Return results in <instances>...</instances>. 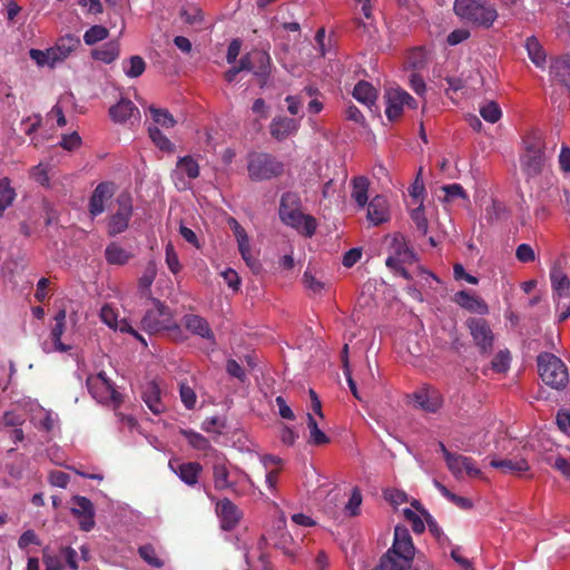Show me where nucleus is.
I'll return each mask as SVG.
<instances>
[{
    "instance_id": "f257e3e1",
    "label": "nucleus",
    "mask_w": 570,
    "mask_h": 570,
    "mask_svg": "<svg viewBox=\"0 0 570 570\" xmlns=\"http://www.w3.org/2000/svg\"><path fill=\"white\" fill-rule=\"evenodd\" d=\"M415 556L412 537L404 525H396L392 547L380 558L373 568L363 570H409Z\"/></svg>"
},
{
    "instance_id": "f03ea898",
    "label": "nucleus",
    "mask_w": 570,
    "mask_h": 570,
    "mask_svg": "<svg viewBox=\"0 0 570 570\" xmlns=\"http://www.w3.org/2000/svg\"><path fill=\"white\" fill-rule=\"evenodd\" d=\"M278 215L282 223L294 228L301 235L312 237L315 234L316 219L312 215L302 212V202L298 194L286 191L282 195Z\"/></svg>"
},
{
    "instance_id": "7ed1b4c3",
    "label": "nucleus",
    "mask_w": 570,
    "mask_h": 570,
    "mask_svg": "<svg viewBox=\"0 0 570 570\" xmlns=\"http://www.w3.org/2000/svg\"><path fill=\"white\" fill-rule=\"evenodd\" d=\"M458 17L476 27L489 29L498 18V11L488 0H455L453 6Z\"/></svg>"
},
{
    "instance_id": "20e7f679",
    "label": "nucleus",
    "mask_w": 570,
    "mask_h": 570,
    "mask_svg": "<svg viewBox=\"0 0 570 570\" xmlns=\"http://www.w3.org/2000/svg\"><path fill=\"white\" fill-rule=\"evenodd\" d=\"M524 150L520 156V167L527 179L538 177L544 167L546 144L541 135L528 134L523 138Z\"/></svg>"
},
{
    "instance_id": "39448f33",
    "label": "nucleus",
    "mask_w": 570,
    "mask_h": 570,
    "mask_svg": "<svg viewBox=\"0 0 570 570\" xmlns=\"http://www.w3.org/2000/svg\"><path fill=\"white\" fill-rule=\"evenodd\" d=\"M538 373L542 382L554 389L563 390L569 383L568 367L557 355L542 352L537 356Z\"/></svg>"
},
{
    "instance_id": "423d86ee",
    "label": "nucleus",
    "mask_w": 570,
    "mask_h": 570,
    "mask_svg": "<svg viewBox=\"0 0 570 570\" xmlns=\"http://www.w3.org/2000/svg\"><path fill=\"white\" fill-rule=\"evenodd\" d=\"M248 176L254 181L269 180L284 171V164L267 153H252L247 161Z\"/></svg>"
},
{
    "instance_id": "0eeeda50",
    "label": "nucleus",
    "mask_w": 570,
    "mask_h": 570,
    "mask_svg": "<svg viewBox=\"0 0 570 570\" xmlns=\"http://www.w3.org/2000/svg\"><path fill=\"white\" fill-rule=\"evenodd\" d=\"M154 308L147 309L141 318V328L149 334L178 331L179 326L174 321L168 306L157 298H153Z\"/></svg>"
},
{
    "instance_id": "6e6552de",
    "label": "nucleus",
    "mask_w": 570,
    "mask_h": 570,
    "mask_svg": "<svg viewBox=\"0 0 570 570\" xmlns=\"http://www.w3.org/2000/svg\"><path fill=\"white\" fill-rule=\"evenodd\" d=\"M87 387L92 397L99 403H112L115 410L122 403V395L115 389L114 383L107 377L105 372L90 375L87 379Z\"/></svg>"
},
{
    "instance_id": "1a4fd4ad",
    "label": "nucleus",
    "mask_w": 570,
    "mask_h": 570,
    "mask_svg": "<svg viewBox=\"0 0 570 570\" xmlns=\"http://www.w3.org/2000/svg\"><path fill=\"white\" fill-rule=\"evenodd\" d=\"M246 63V71H252L257 77L261 88L265 87L271 75L272 59L265 50H252L242 57Z\"/></svg>"
},
{
    "instance_id": "9d476101",
    "label": "nucleus",
    "mask_w": 570,
    "mask_h": 570,
    "mask_svg": "<svg viewBox=\"0 0 570 570\" xmlns=\"http://www.w3.org/2000/svg\"><path fill=\"white\" fill-rule=\"evenodd\" d=\"M118 209L112 214L108 222L109 236H116L128 228L132 216L131 197L128 194H121L117 198Z\"/></svg>"
},
{
    "instance_id": "9b49d317",
    "label": "nucleus",
    "mask_w": 570,
    "mask_h": 570,
    "mask_svg": "<svg viewBox=\"0 0 570 570\" xmlns=\"http://www.w3.org/2000/svg\"><path fill=\"white\" fill-rule=\"evenodd\" d=\"M470 334L481 353H490L493 347L494 335L487 320L470 317L466 321Z\"/></svg>"
},
{
    "instance_id": "f8f14e48",
    "label": "nucleus",
    "mask_w": 570,
    "mask_h": 570,
    "mask_svg": "<svg viewBox=\"0 0 570 570\" xmlns=\"http://www.w3.org/2000/svg\"><path fill=\"white\" fill-rule=\"evenodd\" d=\"M384 98L386 101L385 115L390 121L400 119L403 107L414 102V98L400 88L386 90Z\"/></svg>"
},
{
    "instance_id": "ddd939ff",
    "label": "nucleus",
    "mask_w": 570,
    "mask_h": 570,
    "mask_svg": "<svg viewBox=\"0 0 570 570\" xmlns=\"http://www.w3.org/2000/svg\"><path fill=\"white\" fill-rule=\"evenodd\" d=\"M72 503L71 513L79 520V528L85 532L91 531L96 524L92 502L86 497L75 495Z\"/></svg>"
},
{
    "instance_id": "4468645a",
    "label": "nucleus",
    "mask_w": 570,
    "mask_h": 570,
    "mask_svg": "<svg viewBox=\"0 0 570 570\" xmlns=\"http://www.w3.org/2000/svg\"><path fill=\"white\" fill-rule=\"evenodd\" d=\"M169 469L186 485L194 488L198 484L199 476L203 472V465L199 462H181L178 459H171L168 463Z\"/></svg>"
},
{
    "instance_id": "2eb2a0df",
    "label": "nucleus",
    "mask_w": 570,
    "mask_h": 570,
    "mask_svg": "<svg viewBox=\"0 0 570 570\" xmlns=\"http://www.w3.org/2000/svg\"><path fill=\"white\" fill-rule=\"evenodd\" d=\"M414 261V253L407 246L405 239L401 235L393 237L389 246V256L385 261L387 267H393L400 264H411Z\"/></svg>"
},
{
    "instance_id": "dca6fc26",
    "label": "nucleus",
    "mask_w": 570,
    "mask_h": 570,
    "mask_svg": "<svg viewBox=\"0 0 570 570\" xmlns=\"http://www.w3.org/2000/svg\"><path fill=\"white\" fill-rule=\"evenodd\" d=\"M66 316H67V313H66V309H63V308L59 309L58 313L55 315V317H53L55 325L51 327V331H50V337H51L53 347L50 348L47 345V343H45L42 348L46 353H50L52 351L68 352L70 350L69 345H66L61 342V336L66 328Z\"/></svg>"
},
{
    "instance_id": "f3484780",
    "label": "nucleus",
    "mask_w": 570,
    "mask_h": 570,
    "mask_svg": "<svg viewBox=\"0 0 570 570\" xmlns=\"http://www.w3.org/2000/svg\"><path fill=\"white\" fill-rule=\"evenodd\" d=\"M391 218L387 199L382 195H376L367 205V219L374 226L382 225Z\"/></svg>"
},
{
    "instance_id": "a211bd4d",
    "label": "nucleus",
    "mask_w": 570,
    "mask_h": 570,
    "mask_svg": "<svg viewBox=\"0 0 570 570\" xmlns=\"http://www.w3.org/2000/svg\"><path fill=\"white\" fill-rule=\"evenodd\" d=\"M109 116L114 122L124 124L131 118L139 119L140 111L131 100L121 98L109 108Z\"/></svg>"
},
{
    "instance_id": "6ab92c4d",
    "label": "nucleus",
    "mask_w": 570,
    "mask_h": 570,
    "mask_svg": "<svg viewBox=\"0 0 570 570\" xmlns=\"http://www.w3.org/2000/svg\"><path fill=\"white\" fill-rule=\"evenodd\" d=\"M114 195V185L111 183H100L89 200V213L96 217L105 212V203Z\"/></svg>"
},
{
    "instance_id": "aec40b11",
    "label": "nucleus",
    "mask_w": 570,
    "mask_h": 570,
    "mask_svg": "<svg viewBox=\"0 0 570 570\" xmlns=\"http://www.w3.org/2000/svg\"><path fill=\"white\" fill-rule=\"evenodd\" d=\"M217 514L222 521V528L224 530H232L240 520V511L238 508L227 498L220 500L216 505Z\"/></svg>"
},
{
    "instance_id": "412c9836",
    "label": "nucleus",
    "mask_w": 570,
    "mask_h": 570,
    "mask_svg": "<svg viewBox=\"0 0 570 570\" xmlns=\"http://www.w3.org/2000/svg\"><path fill=\"white\" fill-rule=\"evenodd\" d=\"M550 79L552 82L560 83L562 86H570V55L558 57L551 61Z\"/></svg>"
},
{
    "instance_id": "4be33fe9",
    "label": "nucleus",
    "mask_w": 570,
    "mask_h": 570,
    "mask_svg": "<svg viewBox=\"0 0 570 570\" xmlns=\"http://www.w3.org/2000/svg\"><path fill=\"white\" fill-rule=\"evenodd\" d=\"M298 129V121L288 117H275L269 125V132L273 138L282 141L294 135Z\"/></svg>"
},
{
    "instance_id": "5701e85b",
    "label": "nucleus",
    "mask_w": 570,
    "mask_h": 570,
    "mask_svg": "<svg viewBox=\"0 0 570 570\" xmlns=\"http://www.w3.org/2000/svg\"><path fill=\"white\" fill-rule=\"evenodd\" d=\"M141 397L148 409L156 415L161 414L166 410V405L161 400V392L158 384L154 381L148 382L141 392Z\"/></svg>"
},
{
    "instance_id": "b1692460",
    "label": "nucleus",
    "mask_w": 570,
    "mask_h": 570,
    "mask_svg": "<svg viewBox=\"0 0 570 570\" xmlns=\"http://www.w3.org/2000/svg\"><path fill=\"white\" fill-rule=\"evenodd\" d=\"M100 318L110 328L130 333L146 345L145 340L127 322L121 321L120 323H118L117 314L110 306H102L100 311Z\"/></svg>"
},
{
    "instance_id": "393cba45",
    "label": "nucleus",
    "mask_w": 570,
    "mask_h": 570,
    "mask_svg": "<svg viewBox=\"0 0 570 570\" xmlns=\"http://www.w3.org/2000/svg\"><path fill=\"white\" fill-rule=\"evenodd\" d=\"M490 465L501 470L505 474L512 475H521L530 469L525 459H493L491 460Z\"/></svg>"
},
{
    "instance_id": "a878e982",
    "label": "nucleus",
    "mask_w": 570,
    "mask_h": 570,
    "mask_svg": "<svg viewBox=\"0 0 570 570\" xmlns=\"http://www.w3.org/2000/svg\"><path fill=\"white\" fill-rule=\"evenodd\" d=\"M184 325L188 331H190L195 335H198L207 340L214 338V334L213 331L210 330L208 322L199 315H185Z\"/></svg>"
},
{
    "instance_id": "bb28decb",
    "label": "nucleus",
    "mask_w": 570,
    "mask_h": 570,
    "mask_svg": "<svg viewBox=\"0 0 570 570\" xmlns=\"http://www.w3.org/2000/svg\"><path fill=\"white\" fill-rule=\"evenodd\" d=\"M550 282L554 294L559 297L569 296L570 279L561 266L553 265L551 267Z\"/></svg>"
},
{
    "instance_id": "cd10ccee",
    "label": "nucleus",
    "mask_w": 570,
    "mask_h": 570,
    "mask_svg": "<svg viewBox=\"0 0 570 570\" xmlns=\"http://www.w3.org/2000/svg\"><path fill=\"white\" fill-rule=\"evenodd\" d=\"M414 402L422 410L435 413L442 405V396L438 391H420L414 393Z\"/></svg>"
},
{
    "instance_id": "c85d7f7f",
    "label": "nucleus",
    "mask_w": 570,
    "mask_h": 570,
    "mask_svg": "<svg viewBox=\"0 0 570 570\" xmlns=\"http://www.w3.org/2000/svg\"><path fill=\"white\" fill-rule=\"evenodd\" d=\"M132 257L134 255L129 250L125 249L116 242L107 245L105 249V258L110 265H125Z\"/></svg>"
},
{
    "instance_id": "c756f323",
    "label": "nucleus",
    "mask_w": 570,
    "mask_h": 570,
    "mask_svg": "<svg viewBox=\"0 0 570 570\" xmlns=\"http://www.w3.org/2000/svg\"><path fill=\"white\" fill-rule=\"evenodd\" d=\"M120 55V46L117 40H112L109 42H106L100 48L94 49L91 51V57L95 60L105 62V63H111L116 59H118Z\"/></svg>"
},
{
    "instance_id": "7c9ffc66",
    "label": "nucleus",
    "mask_w": 570,
    "mask_h": 570,
    "mask_svg": "<svg viewBox=\"0 0 570 570\" xmlns=\"http://www.w3.org/2000/svg\"><path fill=\"white\" fill-rule=\"evenodd\" d=\"M80 46V38L75 35H66L58 39L53 49L59 57L60 62L70 56Z\"/></svg>"
},
{
    "instance_id": "2f4dec72",
    "label": "nucleus",
    "mask_w": 570,
    "mask_h": 570,
    "mask_svg": "<svg viewBox=\"0 0 570 570\" xmlns=\"http://www.w3.org/2000/svg\"><path fill=\"white\" fill-rule=\"evenodd\" d=\"M453 301L460 305L461 307L470 311V312H480L483 313L488 309L487 304L478 298L472 296L466 291H460L454 295Z\"/></svg>"
},
{
    "instance_id": "473e14b6",
    "label": "nucleus",
    "mask_w": 570,
    "mask_h": 570,
    "mask_svg": "<svg viewBox=\"0 0 570 570\" xmlns=\"http://www.w3.org/2000/svg\"><path fill=\"white\" fill-rule=\"evenodd\" d=\"M17 198L16 189L11 186V180L8 177L0 179V218L3 217L4 212L11 207Z\"/></svg>"
},
{
    "instance_id": "72a5a7b5",
    "label": "nucleus",
    "mask_w": 570,
    "mask_h": 570,
    "mask_svg": "<svg viewBox=\"0 0 570 570\" xmlns=\"http://www.w3.org/2000/svg\"><path fill=\"white\" fill-rule=\"evenodd\" d=\"M376 96V89L370 82L364 80L358 81L353 90V97L367 107L374 105Z\"/></svg>"
},
{
    "instance_id": "f704fd0d",
    "label": "nucleus",
    "mask_w": 570,
    "mask_h": 570,
    "mask_svg": "<svg viewBox=\"0 0 570 570\" xmlns=\"http://www.w3.org/2000/svg\"><path fill=\"white\" fill-rule=\"evenodd\" d=\"M530 60L538 67L543 68L546 65V51L535 37H529L524 45Z\"/></svg>"
},
{
    "instance_id": "c9c22d12",
    "label": "nucleus",
    "mask_w": 570,
    "mask_h": 570,
    "mask_svg": "<svg viewBox=\"0 0 570 570\" xmlns=\"http://www.w3.org/2000/svg\"><path fill=\"white\" fill-rule=\"evenodd\" d=\"M157 275V267L154 262H149L138 279V288L142 297L151 298L150 286L153 285Z\"/></svg>"
},
{
    "instance_id": "e433bc0d",
    "label": "nucleus",
    "mask_w": 570,
    "mask_h": 570,
    "mask_svg": "<svg viewBox=\"0 0 570 570\" xmlns=\"http://www.w3.org/2000/svg\"><path fill=\"white\" fill-rule=\"evenodd\" d=\"M29 56L39 67H55L60 62L53 47L47 50L31 49Z\"/></svg>"
},
{
    "instance_id": "4c0bfd02",
    "label": "nucleus",
    "mask_w": 570,
    "mask_h": 570,
    "mask_svg": "<svg viewBox=\"0 0 570 570\" xmlns=\"http://www.w3.org/2000/svg\"><path fill=\"white\" fill-rule=\"evenodd\" d=\"M213 480L216 490H226L233 487L229 482V472L223 461H216L213 465Z\"/></svg>"
},
{
    "instance_id": "58836bf2",
    "label": "nucleus",
    "mask_w": 570,
    "mask_h": 570,
    "mask_svg": "<svg viewBox=\"0 0 570 570\" xmlns=\"http://www.w3.org/2000/svg\"><path fill=\"white\" fill-rule=\"evenodd\" d=\"M368 185V179L364 176L355 177L353 179L352 198L362 208L367 204Z\"/></svg>"
},
{
    "instance_id": "ea45409f",
    "label": "nucleus",
    "mask_w": 570,
    "mask_h": 570,
    "mask_svg": "<svg viewBox=\"0 0 570 570\" xmlns=\"http://www.w3.org/2000/svg\"><path fill=\"white\" fill-rule=\"evenodd\" d=\"M433 484L444 498H446L449 501H451L458 508H460L462 510H470L473 507V503L469 498L460 497V495L451 492L444 484H442L438 480H434Z\"/></svg>"
},
{
    "instance_id": "a19ab883",
    "label": "nucleus",
    "mask_w": 570,
    "mask_h": 570,
    "mask_svg": "<svg viewBox=\"0 0 570 570\" xmlns=\"http://www.w3.org/2000/svg\"><path fill=\"white\" fill-rule=\"evenodd\" d=\"M307 428L309 431V444L320 446L330 442V438L318 428L315 417L311 413H307Z\"/></svg>"
},
{
    "instance_id": "79ce46f5",
    "label": "nucleus",
    "mask_w": 570,
    "mask_h": 570,
    "mask_svg": "<svg viewBox=\"0 0 570 570\" xmlns=\"http://www.w3.org/2000/svg\"><path fill=\"white\" fill-rule=\"evenodd\" d=\"M149 112L151 115L154 126H161L166 129L173 128L176 125V120L174 116L167 110L163 108H156L154 106L149 107Z\"/></svg>"
},
{
    "instance_id": "37998d69",
    "label": "nucleus",
    "mask_w": 570,
    "mask_h": 570,
    "mask_svg": "<svg viewBox=\"0 0 570 570\" xmlns=\"http://www.w3.org/2000/svg\"><path fill=\"white\" fill-rule=\"evenodd\" d=\"M122 69L127 77L137 78L145 72L146 62L140 56H131L122 62Z\"/></svg>"
},
{
    "instance_id": "c03bdc74",
    "label": "nucleus",
    "mask_w": 570,
    "mask_h": 570,
    "mask_svg": "<svg viewBox=\"0 0 570 570\" xmlns=\"http://www.w3.org/2000/svg\"><path fill=\"white\" fill-rule=\"evenodd\" d=\"M148 135L151 141L166 153H174L175 145L160 131L157 126H148Z\"/></svg>"
},
{
    "instance_id": "a18cd8bd",
    "label": "nucleus",
    "mask_w": 570,
    "mask_h": 570,
    "mask_svg": "<svg viewBox=\"0 0 570 570\" xmlns=\"http://www.w3.org/2000/svg\"><path fill=\"white\" fill-rule=\"evenodd\" d=\"M140 558L154 568H163L165 562L157 556L156 549L153 544H144L138 548Z\"/></svg>"
},
{
    "instance_id": "49530a36",
    "label": "nucleus",
    "mask_w": 570,
    "mask_h": 570,
    "mask_svg": "<svg viewBox=\"0 0 570 570\" xmlns=\"http://www.w3.org/2000/svg\"><path fill=\"white\" fill-rule=\"evenodd\" d=\"M406 63L414 70L423 69L428 63V55L424 48L412 49L406 58Z\"/></svg>"
},
{
    "instance_id": "de8ad7c7",
    "label": "nucleus",
    "mask_w": 570,
    "mask_h": 570,
    "mask_svg": "<svg viewBox=\"0 0 570 570\" xmlns=\"http://www.w3.org/2000/svg\"><path fill=\"white\" fill-rule=\"evenodd\" d=\"M177 168L186 174L189 179L199 176V165L191 156L180 157L177 161Z\"/></svg>"
},
{
    "instance_id": "09e8293b",
    "label": "nucleus",
    "mask_w": 570,
    "mask_h": 570,
    "mask_svg": "<svg viewBox=\"0 0 570 570\" xmlns=\"http://www.w3.org/2000/svg\"><path fill=\"white\" fill-rule=\"evenodd\" d=\"M109 36V30L100 24H95L89 28L83 35V41L88 46H92L99 41L107 39Z\"/></svg>"
},
{
    "instance_id": "8fccbe9b",
    "label": "nucleus",
    "mask_w": 570,
    "mask_h": 570,
    "mask_svg": "<svg viewBox=\"0 0 570 570\" xmlns=\"http://www.w3.org/2000/svg\"><path fill=\"white\" fill-rule=\"evenodd\" d=\"M181 434L186 438L189 445L199 451H206L209 449V441L198 432L193 430H181Z\"/></svg>"
},
{
    "instance_id": "3c124183",
    "label": "nucleus",
    "mask_w": 570,
    "mask_h": 570,
    "mask_svg": "<svg viewBox=\"0 0 570 570\" xmlns=\"http://www.w3.org/2000/svg\"><path fill=\"white\" fill-rule=\"evenodd\" d=\"M480 115L485 121L495 124L502 117V110L498 102L489 101L480 108Z\"/></svg>"
},
{
    "instance_id": "603ef678",
    "label": "nucleus",
    "mask_w": 570,
    "mask_h": 570,
    "mask_svg": "<svg viewBox=\"0 0 570 570\" xmlns=\"http://www.w3.org/2000/svg\"><path fill=\"white\" fill-rule=\"evenodd\" d=\"M445 462L449 471L453 474L454 478H462L465 456L458 453L448 454V459L445 460Z\"/></svg>"
},
{
    "instance_id": "864d4df0",
    "label": "nucleus",
    "mask_w": 570,
    "mask_h": 570,
    "mask_svg": "<svg viewBox=\"0 0 570 570\" xmlns=\"http://www.w3.org/2000/svg\"><path fill=\"white\" fill-rule=\"evenodd\" d=\"M179 394H180V400L186 409L191 410L195 407L197 396L191 386H189L186 383H180Z\"/></svg>"
},
{
    "instance_id": "5fc2aeb1",
    "label": "nucleus",
    "mask_w": 570,
    "mask_h": 570,
    "mask_svg": "<svg viewBox=\"0 0 570 570\" xmlns=\"http://www.w3.org/2000/svg\"><path fill=\"white\" fill-rule=\"evenodd\" d=\"M42 561L46 570H62L63 563L59 554L51 553L48 548L42 550Z\"/></svg>"
},
{
    "instance_id": "6e6d98bb",
    "label": "nucleus",
    "mask_w": 570,
    "mask_h": 570,
    "mask_svg": "<svg viewBox=\"0 0 570 570\" xmlns=\"http://www.w3.org/2000/svg\"><path fill=\"white\" fill-rule=\"evenodd\" d=\"M361 504H362V494H361V491L357 488H355L352 491L348 502L345 504V508H344L345 512L350 517H355L360 513Z\"/></svg>"
},
{
    "instance_id": "4d7b16f0",
    "label": "nucleus",
    "mask_w": 570,
    "mask_h": 570,
    "mask_svg": "<svg viewBox=\"0 0 570 570\" xmlns=\"http://www.w3.org/2000/svg\"><path fill=\"white\" fill-rule=\"evenodd\" d=\"M411 218L414 222V224H415V226H416L419 232H421L422 234H426L428 233L429 223H428V219L425 217L422 204H420L419 207L414 208L411 212Z\"/></svg>"
},
{
    "instance_id": "13d9d810",
    "label": "nucleus",
    "mask_w": 570,
    "mask_h": 570,
    "mask_svg": "<svg viewBox=\"0 0 570 570\" xmlns=\"http://www.w3.org/2000/svg\"><path fill=\"white\" fill-rule=\"evenodd\" d=\"M166 264L173 274L180 272L181 266L178 259V255L171 244H167L166 246Z\"/></svg>"
},
{
    "instance_id": "bf43d9fd",
    "label": "nucleus",
    "mask_w": 570,
    "mask_h": 570,
    "mask_svg": "<svg viewBox=\"0 0 570 570\" xmlns=\"http://www.w3.org/2000/svg\"><path fill=\"white\" fill-rule=\"evenodd\" d=\"M515 257L521 263H531L534 262L535 254L533 248L529 244L523 243L517 247Z\"/></svg>"
},
{
    "instance_id": "052dcab7",
    "label": "nucleus",
    "mask_w": 570,
    "mask_h": 570,
    "mask_svg": "<svg viewBox=\"0 0 570 570\" xmlns=\"http://www.w3.org/2000/svg\"><path fill=\"white\" fill-rule=\"evenodd\" d=\"M303 282L305 286L315 294L321 293L325 286L324 283L316 279V277L309 271H305L303 275Z\"/></svg>"
},
{
    "instance_id": "680f3d73",
    "label": "nucleus",
    "mask_w": 570,
    "mask_h": 570,
    "mask_svg": "<svg viewBox=\"0 0 570 570\" xmlns=\"http://www.w3.org/2000/svg\"><path fill=\"white\" fill-rule=\"evenodd\" d=\"M445 193V200L456 197L466 198V193L460 184H450L442 187Z\"/></svg>"
},
{
    "instance_id": "e2e57ef3",
    "label": "nucleus",
    "mask_w": 570,
    "mask_h": 570,
    "mask_svg": "<svg viewBox=\"0 0 570 570\" xmlns=\"http://www.w3.org/2000/svg\"><path fill=\"white\" fill-rule=\"evenodd\" d=\"M81 145L80 136L75 131L70 135H63L60 141V146L66 150H75Z\"/></svg>"
},
{
    "instance_id": "0e129e2a",
    "label": "nucleus",
    "mask_w": 570,
    "mask_h": 570,
    "mask_svg": "<svg viewBox=\"0 0 570 570\" xmlns=\"http://www.w3.org/2000/svg\"><path fill=\"white\" fill-rule=\"evenodd\" d=\"M61 559L63 558L71 570H78L77 552L71 547H62L60 549Z\"/></svg>"
},
{
    "instance_id": "69168bd1",
    "label": "nucleus",
    "mask_w": 570,
    "mask_h": 570,
    "mask_svg": "<svg viewBox=\"0 0 570 570\" xmlns=\"http://www.w3.org/2000/svg\"><path fill=\"white\" fill-rule=\"evenodd\" d=\"M70 476L62 471H52L49 474V482L53 487L66 488L69 483Z\"/></svg>"
},
{
    "instance_id": "338daca9",
    "label": "nucleus",
    "mask_w": 570,
    "mask_h": 570,
    "mask_svg": "<svg viewBox=\"0 0 570 570\" xmlns=\"http://www.w3.org/2000/svg\"><path fill=\"white\" fill-rule=\"evenodd\" d=\"M451 558L461 567L463 568L464 570H474V567H473V563L471 560L464 558L462 554H461V548L460 547H454L452 550H451Z\"/></svg>"
},
{
    "instance_id": "774afa93",
    "label": "nucleus",
    "mask_w": 570,
    "mask_h": 570,
    "mask_svg": "<svg viewBox=\"0 0 570 570\" xmlns=\"http://www.w3.org/2000/svg\"><path fill=\"white\" fill-rule=\"evenodd\" d=\"M560 169L569 173L570 171V148L567 145H562L559 154Z\"/></svg>"
}]
</instances>
